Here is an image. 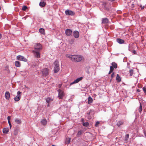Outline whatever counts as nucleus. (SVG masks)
<instances>
[{
	"mask_svg": "<svg viewBox=\"0 0 146 146\" xmlns=\"http://www.w3.org/2000/svg\"><path fill=\"white\" fill-rule=\"evenodd\" d=\"M49 106V103H48V104L47 105V107H48Z\"/></svg>",
	"mask_w": 146,
	"mask_h": 146,
	"instance_id": "48",
	"label": "nucleus"
},
{
	"mask_svg": "<svg viewBox=\"0 0 146 146\" xmlns=\"http://www.w3.org/2000/svg\"><path fill=\"white\" fill-rule=\"evenodd\" d=\"M83 133V130H80L78 132L77 134V135L78 136H80V135H81L82 133Z\"/></svg>",
	"mask_w": 146,
	"mask_h": 146,
	"instance_id": "30",
	"label": "nucleus"
},
{
	"mask_svg": "<svg viewBox=\"0 0 146 146\" xmlns=\"http://www.w3.org/2000/svg\"><path fill=\"white\" fill-rule=\"evenodd\" d=\"M27 9V7L26 6H23L22 7V9L23 11H25Z\"/></svg>",
	"mask_w": 146,
	"mask_h": 146,
	"instance_id": "34",
	"label": "nucleus"
},
{
	"mask_svg": "<svg viewBox=\"0 0 146 146\" xmlns=\"http://www.w3.org/2000/svg\"><path fill=\"white\" fill-rule=\"evenodd\" d=\"M49 70L47 68H46L43 69L42 71L43 75L45 76L48 75V74Z\"/></svg>",
	"mask_w": 146,
	"mask_h": 146,
	"instance_id": "8",
	"label": "nucleus"
},
{
	"mask_svg": "<svg viewBox=\"0 0 146 146\" xmlns=\"http://www.w3.org/2000/svg\"><path fill=\"white\" fill-rule=\"evenodd\" d=\"M5 97L7 100H9L10 98V94L9 92L7 91L5 94Z\"/></svg>",
	"mask_w": 146,
	"mask_h": 146,
	"instance_id": "13",
	"label": "nucleus"
},
{
	"mask_svg": "<svg viewBox=\"0 0 146 146\" xmlns=\"http://www.w3.org/2000/svg\"><path fill=\"white\" fill-rule=\"evenodd\" d=\"M142 89L146 95V86L143 87Z\"/></svg>",
	"mask_w": 146,
	"mask_h": 146,
	"instance_id": "35",
	"label": "nucleus"
},
{
	"mask_svg": "<svg viewBox=\"0 0 146 146\" xmlns=\"http://www.w3.org/2000/svg\"><path fill=\"white\" fill-rule=\"evenodd\" d=\"M114 76H115V74H114V72H113V73L112 74H111V78H113V77Z\"/></svg>",
	"mask_w": 146,
	"mask_h": 146,
	"instance_id": "39",
	"label": "nucleus"
},
{
	"mask_svg": "<svg viewBox=\"0 0 146 146\" xmlns=\"http://www.w3.org/2000/svg\"><path fill=\"white\" fill-rule=\"evenodd\" d=\"M130 76H132L133 74V70L132 69L130 70L129 71Z\"/></svg>",
	"mask_w": 146,
	"mask_h": 146,
	"instance_id": "33",
	"label": "nucleus"
},
{
	"mask_svg": "<svg viewBox=\"0 0 146 146\" xmlns=\"http://www.w3.org/2000/svg\"><path fill=\"white\" fill-rule=\"evenodd\" d=\"M108 19L107 18H103L102 19V23L106 24L108 23Z\"/></svg>",
	"mask_w": 146,
	"mask_h": 146,
	"instance_id": "14",
	"label": "nucleus"
},
{
	"mask_svg": "<svg viewBox=\"0 0 146 146\" xmlns=\"http://www.w3.org/2000/svg\"><path fill=\"white\" fill-rule=\"evenodd\" d=\"M93 101L92 98L90 96L88 98V103L90 104L92 103Z\"/></svg>",
	"mask_w": 146,
	"mask_h": 146,
	"instance_id": "22",
	"label": "nucleus"
},
{
	"mask_svg": "<svg viewBox=\"0 0 146 146\" xmlns=\"http://www.w3.org/2000/svg\"><path fill=\"white\" fill-rule=\"evenodd\" d=\"M33 52L36 57L38 58L40 57V54L38 50H34L33 51Z\"/></svg>",
	"mask_w": 146,
	"mask_h": 146,
	"instance_id": "7",
	"label": "nucleus"
},
{
	"mask_svg": "<svg viewBox=\"0 0 146 146\" xmlns=\"http://www.w3.org/2000/svg\"><path fill=\"white\" fill-rule=\"evenodd\" d=\"M52 146H55V145H52Z\"/></svg>",
	"mask_w": 146,
	"mask_h": 146,
	"instance_id": "54",
	"label": "nucleus"
},
{
	"mask_svg": "<svg viewBox=\"0 0 146 146\" xmlns=\"http://www.w3.org/2000/svg\"><path fill=\"white\" fill-rule=\"evenodd\" d=\"M9 131V129L8 128H5L3 129V131L4 133H7Z\"/></svg>",
	"mask_w": 146,
	"mask_h": 146,
	"instance_id": "18",
	"label": "nucleus"
},
{
	"mask_svg": "<svg viewBox=\"0 0 146 146\" xmlns=\"http://www.w3.org/2000/svg\"><path fill=\"white\" fill-rule=\"evenodd\" d=\"M39 5L42 7H44L46 5V3L44 1H42L40 2L39 4Z\"/></svg>",
	"mask_w": 146,
	"mask_h": 146,
	"instance_id": "17",
	"label": "nucleus"
},
{
	"mask_svg": "<svg viewBox=\"0 0 146 146\" xmlns=\"http://www.w3.org/2000/svg\"><path fill=\"white\" fill-rule=\"evenodd\" d=\"M9 126H10V128H11V125H9Z\"/></svg>",
	"mask_w": 146,
	"mask_h": 146,
	"instance_id": "51",
	"label": "nucleus"
},
{
	"mask_svg": "<svg viewBox=\"0 0 146 146\" xmlns=\"http://www.w3.org/2000/svg\"><path fill=\"white\" fill-rule=\"evenodd\" d=\"M72 32V31L70 29H68L66 30L65 33L67 36H69L71 35Z\"/></svg>",
	"mask_w": 146,
	"mask_h": 146,
	"instance_id": "11",
	"label": "nucleus"
},
{
	"mask_svg": "<svg viewBox=\"0 0 146 146\" xmlns=\"http://www.w3.org/2000/svg\"><path fill=\"white\" fill-rule=\"evenodd\" d=\"M71 138H67L65 141V144H69L70 142Z\"/></svg>",
	"mask_w": 146,
	"mask_h": 146,
	"instance_id": "19",
	"label": "nucleus"
},
{
	"mask_svg": "<svg viewBox=\"0 0 146 146\" xmlns=\"http://www.w3.org/2000/svg\"><path fill=\"white\" fill-rule=\"evenodd\" d=\"M72 61L78 62L82 60H84V58L80 55H73V57L72 58Z\"/></svg>",
	"mask_w": 146,
	"mask_h": 146,
	"instance_id": "1",
	"label": "nucleus"
},
{
	"mask_svg": "<svg viewBox=\"0 0 146 146\" xmlns=\"http://www.w3.org/2000/svg\"><path fill=\"white\" fill-rule=\"evenodd\" d=\"M114 68L113 67V66H110V70L111 71H113L114 70Z\"/></svg>",
	"mask_w": 146,
	"mask_h": 146,
	"instance_id": "37",
	"label": "nucleus"
},
{
	"mask_svg": "<svg viewBox=\"0 0 146 146\" xmlns=\"http://www.w3.org/2000/svg\"><path fill=\"white\" fill-rule=\"evenodd\" d=\"M116 79V80L118 82H119L121 81V79L119 75L118 74H117Z\"/></svg>",
	"mask_w": 146,
	"mask_h": 146,
	"instance_id": "21",
	"label": "nucleus"
},
{
	"mask_svg": "<svg viewBox=\"0 0 146 146\" xmlns=\"http://www.w3.org/2000/svg\"><path fill=\"white\" fill-rule=\"evenodd\" d=\"M73 35L75 38H77L79 36V33L78 31H75L73 33Z\"/></svg>",
	"mask_w": 146,
	"mask_h": 146,
	"instance_id": "12",
	"label": "nucleus"
},
{
	"mask_svg": "<svg viewBox=\"0 0 146 146\" xmlns=\"http://www.w3.org/2000/svg\"><path fill=\"white\" fill-rule=\"evenodd\" d=\"M35 50H38L42 49V46L40 43L35 44L34 46Z\"/></svg>",
	"mask_w": 146,
	"mask_h": 146,
	"instance_id": "5",
	"label": "nucleus"
},
{
	"mask_svg": "<svg viewBox=\"0 0 146 146\" xmlns=\"http://www.w3.org/2000/svg\"><path fill=\"white\" fill-rule=\"evenodd\" d=\"M15 66L17 67H20L21 66L20 62L18 61H16L15 62Z\"/></svg>",
	"mask_w": 146,
	"mask_h": 146,
	"instance_id": "23",
	"label": "nucleus"
},
{
	"mask_svg": "<svg viewBox=\"0 0 146 146\" xmlns=\"http://www.w3.org/2000/svg\"><path fill=\"white\" fill-rule=\"evenodd\" d=\"M132 52L134 54H136V51L135 50H133L132 51Z\"/></svg>",
	"mask_w": 146,
	"mask_h": 146,
	"instance_id": "43",
	"label": "nucleus"
},
{
	"mask_svg": "<svg viewBox=\"0 0 146 146\" xmlns=\"http://www.w3.org/2000/svg\"><path fill=\"white\" fill-rule=\"evenodd\" d=\"M47 121L45 119H43L41 121V123L43 125H46L47 124Z\"/></svg>",
	"mask_w": 146,
	"mask_h": 146,
	"instance_id": "20",
	"label": "nucleus"
},
{
	"mask_svg": "<svg viewBox=\"0 0 146 146\" xmlns=\"http://www.w3.org/2000/svg\"><path fill=\"white\" fill-rule=\"evenodd\" d=\"M109 1H114L115 0H109Z\"/></svg>",
	"mask_w": 146,
	"mask_h": 146,
	"instance_id": "53",
	"label": "nucleus"
},
{
	"mask_svg": "<svg viewBox=\"0 0 146 146\" xmlns=\"http://www.w3.org/2000/svg\"><path fill=\"white\" fill-rule=\"evenodd\" d=\"M146 131L145 130H143V132H144L145 136L146 137Z\"/></svg>",
	"mask_w": 146,
	"mask_h": 146,
	"instance_id": "41",
	"label": "nucleus"
},
{
	"mask_svg": "<svg viewBox=\"0 0 146 146\" xmlns=\"http://www.w3.org/2000/svg\"><path fill=\"white\" fill-rule=\"evenodd\" d=\"M21 92L20 91H18L17 92V95L14 98V100L16 102H18L20 100L21 98Z\"/></svg>",
	"mask_w": 146,
	"mask_h": 146,
	"instance_id": "4",
	"label": "nucleus"
},
{
	"mask_svg": "<svg viewBox=\"0 0 146 146\" xmlns=\"http://www.w3.org/2000/svg\"><path fill=\"white\" fill-rule=\"evenodd\" d=\"M15 122L17 124H20L21 122V120L18 118L15 119Z\"/></svg>",
	"mask_w": 146,
	"mask_h": 146,
	"instance_id": "27",
	"label": "nucleus"
},
{
	"mask_svg": "<svg viewBox=\"0 0 146 146\" xmlns=\"http://www.w3.org/2000/svg\"><path fill=\"white\" fill-rule=\"evenodd\" d=\"M17 58L19 60L25 62L27 61V60L25 58L21 55L17 56Z\"/></svg>",
	"mask_w": 146,
	"mask_h": 146,
	"instance_id": "6",
	"label": "nucleus"
},
{
	"mask_svg": "<svg viewBox=\"0 0 146 146\" xmlns=\"http://www.w3.org/2000/svg\"><path fill=\"white\" fill-rule=\"evenodd\" d=\"M1 7L0 6V10H1Z\"/></svg>",
	"mask_w": 146,
	"mask_h": 146,
	"instance_id": "55",
	"label": "nucleus"
},
{
	"mask_svg": "<svg viewBox=\"0 0 146 146\" xmlns=\"http://www.w3.org/2000/svg\"><path fill=\"white\" fill-rule=\"evenodd\" d=\"M84 119L83 118L82 119V121H84Z\"/></svg>",
	"mask_w": 146,
	"mask_h": 146,
	"instance_id": "52",
	"label": "nucleus"
},
{
	"mask_svg": "<svg viewBox=\"0 0 146 146\" xmlns=\"http://www.w3.org/2000/svg\"><path fill=\"white\" fill-rule=\"evenodd\" d=\"M74 41L73 40H71V41L70 42V43L71 44H72L73 43V42H74Z\"/></svg>",
	"mask_w": 146,
	"mask_h": 146,
	"instance_id": "44",
	"label": "nucleus"
},
{
	"mask_svg": "<svg viewBox=\"0 0 146 146\" xmlns=\"http://www.w3.org/2000/svg\"><path fill=\"white\" fill-rule=\"evenodd\" d=\"M99 124H100V122L98 121L96 123L95 125V126L96 127H98V125Z\"/></svg>",
	"mask_w": 146,
	"mask_h": 146,
	"instance_id": "36",
	"label": "nucleus"
},
{
	"mask_svg": "<svg viewBox=\"0 0 146 146\" xmlns=\"http://www.w3.org/2000/svg\"><path fill=\"white\" fill-rule=\"evenodd\" d=\"M137 91L138 92H140V90L139 89H137Z\"/></svg>",
	"mask_w": 146,
	"mask_h": 146,
	"instance_id": "45",
	"label": "nucleus"
},
{
	"mask_svg": "<svg viewBox=\"0 0 146 146\" xmlns=\"http://www.w3.org/2000/svg\"><path fill=\"white\" fill-rule=\"evenodd\" d=\"M8 122L9 125H11V123L10 121H8Z\"/></svg>",
	"mask_w": 146,
	"mask_h": 146,
	"instance_id": "47",
	"label": "nucleus"
},
{
	"mask_svg": "<svg viewBox=\"0 0 146 146\" xmlns=\"http://www.w3.org/2000/svg\"><path fill=\"white\" fill-rule=\"evenodd\" d=\"M39 32L42 34L44 33V30L43 28H40L39 30Z\"/></svg>",
	"mask_w": 146,
	"mask_h": 146,
	"instance_id": "29",
	"label": "nucleus"
},
{
	"mask_svg": "<svg viewBox=\"0 0 146 146\" xmlns=\"http://www.w3.org/2000/svg\"><path fill=\"white\" fill-rule=\"evenodd\" d=\"M113 71H111V70H110V71L109 72V74H110V73H111Z\"/></svg>",
	"mask_w": 146,
	"mask_h": 146,
	"instance_id": "46",
	"label": "nucleus"
},
{
	"mask_svg": "<svg viewBox=\"0 0 146 146\" xmlns=\"http://www.w3.org/2000/svg\"><path fill=\"white\" fill-rule=\"evenodd\" d=\"M66 56L67 58H69L72 61V58L73 57V55H72L69 54H67L66 55Z\"/></svg>",
	"mask_w": 146,
	"mask_h": 146,
	"instance_id": "25",
	"label": "nucleus"
},
{
	"mask_svg": "<svg viewBox=\"0 0 146 146\" xmlns=\"http://www.w3.org/2000/svg\"><path fill=\"white\" fill-rule=\"evenodd\" d=\"M51 101H52L53 99H51V98L49 97L47 98L46 99V101L48 103H49Z\"/></svg>",
	"mask_w": 146,
	"mask_h": 146,
	"instance_id": "24",
	"label": "nucleus"
},
{
	"mask_svg": "<svg viewBox=\"0 0 146 146\" xmlns=\"http://www.w3.org/2000/svg\"><path fill=\"white\" fill-rule=\"evenodd\" d=\"M62 84H59L58 85V87L59 88H60L62 86Z\"/></svg>",
	"mask_w": 146,
	"mask_h": 146,
	"instance_id": "42",
	"label": "nucleus"
},
{
	"mask_svg": "<svg viewBox=\"0 0 146 146\" xmlns=\"http://www.w3.org/2000/svg\"><path fill=\"white\" fill-rule=\"evenodd\" d=\"M142 105L141 104V103H140V106L139 108V111L141 113V111H142Z\"/></svg>",
	"mask_w": 146,
	"mask_h": 146,
	"instance_id": "31",
	"label": "nucleus"
},
{
	"mask_svg": "<svg viewBox=\"0 0 146 146\" xmlns=\"http://www.w3.org/2000/svg\"><path fill=\"white\" fill-rule=\"evenodd\" d=\"M117 42L119 44H122L124 42V40L120 38H117Z\"/></svg>",
	"mask_w": 146,
	"mask_h": 146,
	"instance_id": "16",
	"label": "nucleus"
},
{
	"mask_svg": "<svg viewBox=\"0 0 146 146\" xmlns=\"http://www.w3.org/2000/svg\"><path fill=\"white\" fill-rule=\"evenodd\" d=\"M57 91L58 92V97L59 99H62L65 95L64 91L60 89H58Z\"/></svg>",
	"mask_w": 146,
	"mask_h": 146,
	"instance_id": "3",
	"label": "nucleus"
},
{
	"mask_svg": "<svg viewBox=\"0 0 146 146\" xmlns=\"http://www.w3.org/2000/svg\"><path fill=\"white\" fill-rule=\"evenodd\" d=\"M2 37L1 35L0 34V39Z\"/></svg>",
	"mask_w": 146,
	"mask_h": 146,
	"instance_id": "49",
	"label": "nucleus"
},
{
	"mask_svg": "<svg viewBox=\"0 0 146 146\" xmlns=\"http://www.w3.org/2000/svg\"><path fill=\"white\" fill-rule=\"evenodd\" d=\"M54 72L55 73L58 72L60 70L59 62L58 60H56L54 63Z\"/></svg>",
	"mask_w": 146,
	"mask_h": 146,
	"instance_id": "2",
	"label": "nucleus"
},
{
	"mask_svg": "<svg viewBox=\"0 0 146 146\" xmlns=\"http://www.w3.org/2000/svg\"><path fill=\"white\" fill-rule=\"evenodd\" d=\"M89 123L88 122H86L85 123H84L83 124V125L84 126L87 127L89 125Z\"/></svg>",
	"mask_w": 146,
	"mask_h": 146,
	"instance_id": "32",
	"label": "nucleus"
},
{
	"mask_svg": "<svg viewBox=\"0 0 146 146\" xmlns=\"http://www.w3.org/2000/svg\"><path fill=\"white\" fill-rule=\"evenodd\" d=\"M65 13L67 15H70L72 16L74 15L75 14V13L74 12L68 9L67 10L65 11Z\"/></svg>",
	"mask_w": 146,
	"mask_h": 146,
	"instance_id": "9",
	"label": "nucleus"
},
{
	"mask_svg": "<svg viewBox=\"0 0 146 146\" xmlns=\"http://www.w3.org/2000/svg\"><path fill=\"white\" fill-rule=\"evenodd\" d=\"M129 135L128 134H127L125 135V137L124 141L125 142H127L128 140V139L129 137Z\"/></svg>",
	"mask_w": 146,
	"mask_h": 146,
	"instance_id": "28",
	"label": "nucleus"
},
{
	"mask_svg": "<svg viewBox=\"0 0 146 146\" xmlns=\"http://www.w3.org/2000/svg\"><path fill=\"white\" fill-rule=\"evenodd\" d=\"M112 64V66H113V68H117V64L115 63V62H113L111 63Z\"/></svg>",
	"mask_w": 146,
	"mask_h": 146,
	"instance_id": "26",
	"label": "nucleus"
},
{
	"mask_svg": "<svg viewBox=\"0 0 146 146\" xmlns=\"http://www.w3.org/2000/svg\"><path fill=\"white\" fill-rule=\"evenodd\" d=\"M123 121H118V122L117 123V125L118 127H119L120 126L123 125Z\"/></svg>",
	"mask_w": 146,
	"mask_h": 146,
	"instance_id": "15",
	"label": "nucleus"
},
{
	"mask_svg": "<svg viewBox=\"0 0 146 146\" xmlns=\"http://www.w3.org/2000/svg\"><path fill=\"white\" fill-rule=\"evenodd\" d=\"M90 112H91L90 111L88 113V114L89 115L90 114Z\"/></svg>",
	"mask_w": 146,
	"mask_h": 146,
	"instance_id": "50",
	"label": "nucleus"
},
{
	"mask_svg": "<svg viewBox=\"0 0 146 146\" xmlns=\"http://www.w3.org/2000/svg\"><path fill=\"white\" fill-rule=\"evenodd\" d=\"M83 77H81L80 78H79L76 79L75 80H74L73 82L71 83L70 84V85H72L74 84H76L78 83L80 81H81L83 79Z\"/></svg>",
	"mask_w": 146,
	"mask_h": 146,
	"instance_id": "10",
	"label": "nucleus"
},
{
	"mask_svg": "<svg viewBox=\"0 0 146 146\" xmlns=\"http://www.w3.org/2000/svg\"><path fill=\"white\" fill-rule=\"evenodd\" d=\"M18 133L17 131L16 130H15L14 132V134L15 135H16Z\"/></svg>",
	"mask_w": 146,
	"mask_h": 146,
	"instance_id": "38",
	"label": "nucleus"
},
{
	"mask_svg": "<svg viewBox=\"0 0 146 146\" xmlns=\"http://www.w3.org/2000/svg\"><path fill=\"white\" fill-rule=\"evenodd\" d=\"M11 117L10 116H8L7 117V119L8 121H10Z\"/></svg>",
	"mask_w": 146,
	"mask_h": 146,
	"instance_id": "40",
	"label": "nucleus"
}]
</instances>
